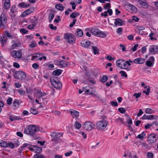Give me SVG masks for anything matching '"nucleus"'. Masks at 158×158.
<instances>
[{
  "mask_svg": "<svg viewBox=\"0 0 158 158\" xmlns=\"http://www.w3.org/2000/svg\"><path fill=\"white\" fill-rule=\"evenodd\" d=\"M39 130V128L35 125H31L25 128L24 130V133L28 135L33 136Z\"/></svg>",
  "mask_w": 158,
  "mask_h": 158,
  "instance_id": "nucleus-1",
  "label": "nucleus"
},
{
  "mask_svg": "<svg viewBox=\"0 0 158 158\" xmlns=\"http://www.w3.org/2000/svg\"><path fill=\"white\" fill-rule=\"evenodd\" d=\"M91 33L93 35L102 38H105L107 35L104 32L100 31L99 29L94 27L92 28L90 30Z\"/></svg>",
  "mask_w": 158,
  "mask_h": 158,
  "instance_id": "nucleus-2",
  "label": "nucleus"
},
{
  "mask_svg": "<svg viewBox=\"0 0 158 158\" xmlns=\"http://www.w3.org/2000/svg\"><path fill=\"white\" fill-rule=\"evenodd\" d=\"M17 10V8L15 5H12L10 8L8 13L11 20H13L16 16L18 12Z\"/></svg>",
  "mask_w": 158,
  "mask_h": 158,
  "instance_id": "nucleus-3",
  "label": "nucleus"
},
{
  "mask_svg": "<svg viewBox=\"0 0 158 158\" xmlns=\"http://www.w3.org/2000/svg\"><path fill=\"white\" fill-rule=\"evenodd\" d=\"M64 38L69 44L74 43L76 41L75 36L72 34L65 33L64 34Z\"/></svg>",
  "mask_w": 158,
  "mask_h": 158,
  "instance_id": "nucleus-4",
  "label": "nucleus"
},
{
  "mask_svg": "<svg viewBox=\"0 0 158 158\" xmlns=\"http://www.w3.org/2000/svg\"><path fill=\"white\" fill-rule=\"evenodd\" d=\"M26 76L25 73L22 71H17L15 72L14 77L16 79L22 80L25 79Z\"/></svg>",
  "mask_w": 158,
  "mask_h": 158,
  "instance_id": "nucleus-5",
  "label": "nucleus"
},
{
  "mask_svg": "<svg viewBox=\"0 0 158 158\" xmlns=\"http://www.w3.org/2000/svg\"><path fill=\"white\" fill-rule=\"evenodd\" d=\"M107 124V121L102 120L97 123L96 127L99 130H102L106 127Z\"/></svg>",
  "mask_w": 158,
  "mask_h": 158,
  "instance_id": "nucleus-6",
  "label": "nucleus"
},
{
  "mask_svg": "<svg viewBox=\"0 0 158 158\" xmlns=\"http://www.w3.org/2000/svg\"><path fill=\"white\" fill-rule=\"evenodd\" d=\"M7 18L5 15L2 14L0 15V28H5L6 27Z\"/></svg>",
  "mask_w": 158,
  "mask_h": 158,
  "instance_id": "nucleus-7",
  "label": "nucleus"
},
{
  "mask_svg": "<svg viewBox=\"0 0 158 158\" xmlns=\"http://www.w3.org/2000/svg\"><path fill=\"white\" fill-rule=\"evenodd\" d=\"M95 126V124L93 123L88 121L84 123L83 127L85 130L90 131L94 128Z\"/></svg>",
  "mask_w": 158,
  "mask_h": 158,
  "instance_id": "nucleus-8",
  "label": "nucleus"
},
{
  "mask_svg": "<svg viewBox=\"0 0 158 158\" xmlns=\"http://www.w3.org/2000/svg\"><path fill=\"white\" fill-rule=\"evenodd\" d=\"M158 138V135L152 133L148 135V141L150 144H152L155 142L157 140Z\"/></svg>",
  "mask_w": 158,
  "mask_h": 158,
  "instance_id": "nucleus-9",
  "label": "nucleus"
},
{
  "mask_svg": "<svg viewBox=\"0 0 158 158\" xmlns=\"http://www.w3.org/2000/svg\"><path fill=\"white\" fill-rule=\"evenodd\" d=\"M51 82L52 85L55 88L60 89L62 87V84L59 81H56L54 79H51Z\"/></svg>",
  "mask_w": 158,
  "mask_h": 158,
  "instance_id": "nucleus-10",
  "label": "nucleus"
},
{
  "mask_svg": "<svg viewBox=\"0 0 158 158\" xmlns=\"http://www.w3.org/2000/svg\"><path fill=\"white\" fill-rule=\"evenodd\" d=\"M10 53L12 56L15 58H17L19 59L21 58L22 55V52L21 50L18 51L13 50Z\"/></svg>",
  "mask_w": 158,
  "mask_h": 158,
  "instance_id": "nucleus-11",
  "label": "nucleus"
},
{
  "mask_svg": "<svg viewBox=\"0 0 158 158\" xmlns=\"http://www.w3.org/2000/svg\"><path fill=\"white\" fill-rule=\"evenodd\" d=\"M34 8L33 7H31L25 10L24 11L22 12L21 15V16L22 17H24L28 15L31 14L34 11Z\"/></svg>",
  "mask_w": 158,
  "mask_h": 158,
  "instance_id": "nucleus-12",
  "label": "nucleus"
},
{
  "mask_svg": "<svg viewBox=\"0 0 158 158\" xmlns=\"http://www.w3.org/2000/svg\"><path fill=\"white\" fill-rule=\"evenodd\" d=\"M158 47L156 46H152L149 48V52L152 54H155L158 51Z\"/></svg>",
  "mask_w": 158,
  "mask_h": 158,
  "instance_id": "nucleus-13",
  "label": "nucleus"
},
{
  "mask_svg": "<svg viewBox=\"0 0 158 158\" xmlns=\"http://www.w3.org/2000/svg\"><path fill=\"white\" fill-rule=\"evenodd\" d=\"M31 4H27L25 2H23L19 3L18 5V6L20 8H23L28 7Z\"/></svg>",
  "mask_w": 158,
  "mask_h": 158,
  "instance_id": "nucleus-14",
  "label": "nucleus"
},
{
  "mask_svg": "<svg viewBox=\"0 0 158 158\" xmlns=\"http://www.w3.org/2000/svg\"><path fill=\"white\" fill-rule=\"evenodd\" d=\"M114 24L116 27H117L118 25L119 26H121L123 25V21L120 19H115Z\"/></svg>",
  "mask_w": 158,
  "mask_h": 158,
  "instance_id": "nucleus-15",
  "label": "nucleus"
},
{
  "mask_svg": "<svg viewBox=\"0 0 158 158\" xmlns=\"http://www.w3.org/2000/svg\"><path fill=\"white\" fill-rule=\"evenodd\" d=\"M125 6L127 7L128 10H131L135 12H136L137 11V8L131 4H127L125 5Z\"/></svg>",
  "mask_w": 158,
  "mask_h": 158,
  "instance_id": "nucleus-16",
  "label": "nucleus"
},
{
  "mask_svg": "<svg viewBox=\"0 0 158 158\" xmlns=\"http://www.w3.org/2000/svg\"><path fill=\"white\" fill-rule=\"evenodd\" d=\"M10 0H5L4 5V8L6 10H8L10 8Z\"/></svg>",
  "mask_w": 158,
  "mask_h": 158,
  "instance_id": "nucleus-17",
  "label": "nucleus"
},
{
  "mask_svg": "<svg viewBox=\"0 0 158 158\" xmlns=\"http://www.w3.org/2000/svg\"><path fill=\"white\" fill-rule=\"evenodd\" d=\"M144 59L139 58L135 59L134 60V62L135 64H143L144 62Z\"/></svg>",
  "mask_w": 158,
  "mask_h": 158,
  "instance_id": "nucleus-18",
  "label": "nucleus"
},
{
  "mask_svg": "<svg viewBox=\"0 0 158 158\" xmlns=\"http://www.w3.org/2000/svg\"><path fill=\"white\" fill-rule=\"evenodd\" d=\"M63 133L54 132L51 133V136L56 138L60 137L62 136Z\"/></svg>",
  "mask_w": 158,
  "mask_h": 158,
  "instance_id": "nucleus-19",
  "label": "nucleus"
},
{
  "mask_svg": "<svg viewBox=\"0 0 158 158\" xmlns=\"http://www.w3.org/2000/svg\"><path fill=\"white\" fill-rule=\"evenodd\" d=\"M70 113L73 118H77L79 115V113L77 111L72 110L70 111Z\"/></svg>",
  "mask_w": 158,
  "mask_h": 158,
  "instance_id": "nucleus-20",
  "label": "nucleus"
},
{
  "mask_svg": "<svg viewBox=\"0 0 158 158\" xmlns=\"http://www.w3.org/2000/svg\"><path fill=\"white\" fill-rule=\"evenodd\" d=\"M12 43H13L12 45V47L13 49L16 48L17 47H19L20 46V44L19 42H16L15 40H13Z\"/></svg>",
  "mask_w": 158,
  "mask_h": 158,
  "instance_id": "nucleus-21",
  "label": "nucleus"
},
{
  "mask_svg": "<svg viewBox=\"0 0 158 158\" xmlns=\"http://www.w3.org/2000/svg\"><path fill=\"white\" fill-rule=\"evenodd\" d=\"M37 94H38V96L39 99L45 96L47 94L45 92H41L40 90H38L37 91Z\"/></svg>",
  "mask_w": 158,
  "mask_h": 158,
  "instance_id": "nucleus-22",
  "label": "nucleus"
},
{
  "mask_svg": "<svg viewBox=\"0 0 158 158\" xmlns=\"http://www.w3.org/2000/svg\"><path fill=\"white\" fill-rule=\"evenodd\" d=\"M58 63H59L60 65L61 66L62 68H64L67 66V62L65 61L61 60L60 61H58Z\"/></svg>",
  "mask_w": 158,
  "mask_h": 158,
  "instance_id": "nucleus-23",
  "label": "nucleus"
},
{
  "mask_svg": "<svg viewBox=\"0 0 158 158\" xmlns=\"http://www.w3.org/2000/svg\"><path fill=\"white\" fill-rule=\"evenodd\" d=\"M62 73V70L60 69H57L54 71L52 72V74L55 76H59Z\"/></svg>",
  "mask_w": 158,
  "mask_h": 158,
  "instance_id": "nucleus-24",
  "label": "nucleus"
},
{
  "mask_svg": "<svg viewBox=\"0 0 158 158\" xmlns=\"http://www.w3.org/2000/svg\"><path fill=\"white\" fill-rule=\"evenodd\" d=\"M90 42L89 41H83L81 43V44L83 47L87 48L90 45Z\"/></svg>",
  "mask_w": 158,
  "mask_h": 158,
  "instance_id": "nucleus-25",
  "label": "nucleus"
},
{
  "mask_svg": "<svg viewBox=\"0 0 158 158\" xmlns=\"http://www.w3.org/2000/svg\"><path fill=\"white\" fill-rule=\"evenodd\" d=\"M55 8L59 10L62 11L64 10V7L61 4H56L55 5Z\"/></svg>",
  "mask_w": 158,
  "mask_h": 158,
  "instance_id": "nucleus-26",
  "label": "nucleus"
},
{
  "mask_svg": "<svg viewBox=\"0 0 158 158\" xmlns=\"http://www.w3.org/2000/svg\"><path fill=\"white\" fill-rule=\"evenodd\" d=\"M153 117V115H146V114L144 115L142 117V118L143 119H148L151 120L152 118V117Z\"/></svg>",
  "mask_w": 158,
  "mask_h": 158,
  "instance_id": "nucleus-27",
  "label": "nucleus"
},
{
  "mask_svg": "<svg viewBox=\"0 0 158 158\" xmlns=\"http://www.w3.org/2000/svg\"><path fill=\"white\" fill-rule=\"evenodd\" d=\"M138 1L139 2L140 5H141L143 6H148V3L145 1V0H138Z\"/></svg>",
  "mask_w": 158,
  "mask_h": 158,
  "instance_id": "nucleus-28",
  "label": "nucleus"
},
{
  "mask_svg": "<svg viewBox=\"0 0 158 158\" xmlns=\"http://www.w3.org/2000/svg\"><path fill=\"white\" fill-rule=\"evenodd\" d=\"M76 35L80 37L82 36L83 35L82 31L80 29H77Z\"/></svg>",
  "mask_w": 158,
  "mask_h": 158,
  "instance_id": "nucleus-29",
  "label": "nucleus"
},
{
  "mask_svg": "<svg viewBox=\"0 0 158 158\" xmlns=\"http://www.w3.org/2000/svg\"><path fill=\"white\" fill-rule=\"evenodd\" d=\"M7 40L6 38H5L4 36H2L0 37V41L2 44V45H3L6 42Z\"/></svg>",
  "mask_w": 158,
  "mask_h": 158,
  "instance_id": "nucleus-30",
  "label": "nucleus"
},
{
  "mask_svg": "<svg viewBox=\"0 0 158 158\" xmlns=\"http://www.w3.org/2000/svg\"><path fill=\"white\" fill-rule=\"evenodd\" d=\"M4 34L5 36L8 37L9 39H12L13 38V36L7 31H4Z\"/></svg>",
  "mask_w": 158,
  "mask_h": 158,
  "instance_id": "nucleus-31",
  "label": "nucleus"
},
{
  "mask_svg": "<svg viewBox=\"0 0 158 158\" xmlns=\"http://www.w3.org/2000/svg\"><path fill=\"white\" fill-rule=\"evenodd\" d=\"M145 112L147 114H152L154 113L155 111L153 110H152L150 108H147L146 109Z\"/></svg>",
  "mask_w": 158,
  "mask_h": 158,
  "instance_id": "nucleus-32",
  "label": "nucleus"
},
{
  "mask_svg": "<svg viewBox=\"0 0 158 158\" xmlns=\"http://www.w3.org/2000/svg\"><path fill=\"white\" fill-rule=\"evenodd\" d=\"M124 62V60H117L116 62V65H117V66L118 67L120 68H121V67L122 63L123 62Z\"/></svg>",
  "mask_w": 158,
  "mask_h": 158,
  "instance_id": "nucleus-33",
  "label": "nucleus"
},
{
  "mask_svg": "<svg viewBox=\"0 0 158 158\" xmlns=\"http://www.w3.org/2000/svg\"><path fill=\"white\" fill-rule=\"evenodd\" d=\"M13 106L14 107L17 108L19 106V101L18 100L16 99L14 100L13 102Z\"/></svg>",
  "mask_w": 158,
  "mask_h": 158,
  "instance_id": "nucleus-34",
  "label": "nucleus"
},
{
  "mask_svg": "<svg viewBox=\"0 0 158 158\" xmlns=\"http://www.w3.org/2000/svg\"><path fill=\"white\" fill-rule=\"evenodd\" d=\"M145 135V133L144 132H142L141 134H139L138 135L137 137L136 138L141 139H143L144 138V137Z\"/></svg>",
  "mask_w": 158,
  "mask_h": 158,
  "instance_id": "nucleus-35",
  "label": "nucleus"
},
{
  "mask_svg": "<svg viewBox=\"0 0 158 158\" xmlns=\"http://www.w3.org/2000/svg\"><path fill=\"white\" fill-rule=\"evenodd\" d=\"M0 146L4 148L8 147V143L5 141H2L0 142Z\"/></svg>",
  "mask_w": 158,
  "mask_h": 158,
  "instance_id": "nucleus-36",
  "label": "nucleus"
},
{
  "mask_svg": "<svg viewBox=\"0 0 158 158\" xmlns=\"http://www.w3.org/2000/svg\"><path fill=\"white\" fill-rule=\"evenodd\" d=\"M30 111L32 114L35 115L37 114L38 113V111L36 109L31 108L30 109Z\"/></svg>",
  "mask_w": 158,
  "mask_h": 158,
  "instance_id": "nucleus-37",
  "label": "nucleus"
},
{
  "mask_svg": "<svg viewBox=\"0 0 158 158\" xmlns=\"http://www.w3.org/2000/svg\"><path fill=\"white\" fill-rule=\"evenodd\" d=\"M80 15L79 13L77 12H73L70 15V17L72 18H75L77 16H79Z\"/></svg>",
  "mask_w": 158,
  "mask_h": 158,
  "instance_id": "nucleus-38",
  "label": "nucleus"
},
{
  "mask_svg": "<svg viewBox=\"0 0 158 158\" xmlns=\"http://www.w3.org/2000/svg\"><path fill=\"white\" fill-rule=\"evenodd\" d=\"M92 48L94 54H98L99 53L98 49L97 47L92 46Z\"/></svg>",
  "mask_w": 158,
  "mask_h": 158,
  "instance_id": "nucleus-39",
  "label": "nucleus"
},
{
  "mask_svg": "<svg viewBox=\"0 0 158 158\" xmlns=\"http://www.w3.org/2000/svg\"><path fill=\"white\" fill-rule=\"evenodd\" d=\"M17 91L19 94L21 95H24L26 91L25 90H23L22 89H20L17 90Z\"/></svg>",
  "mask_w": 158,
  "mask_h": 158,
  "instance_id": "nucleus-40",
  "label": "nucleus"
},
{
  "mask_svg": "<svg viewBox=\"0 0 158 158\" xmlns=\"http://www.w3.org/2000/svg\"><path fill=\"white\" fill-rule=\"evenodd\" d=\"M154 62H151L149 60H148L146 61V64L148 67H152L153 65Z\"/></svg>",
  "mask_w": 158,
  "mask_h": 158,
  "instance_id": "nucleus-41",
  "label": "nucleus"
},
{
  "mask_svg": "<svg viewBox=\"0 0 158 158\" xmlns=\"http://www.w3.org/2000/svg\"><path fill=\"white\" fill-rule=\"evenodd\" d=\"M107 79L108 77L106 75H103L101 79V81L102 82H105L107 80Z\"/></svg>",
  "mask_w": 158,
  "mask_h": 158,
  "instance_id": "nucleus-42",
  "label": "nucleus"
},
{
  "mask_svg": "<svg viewBox=\"0 0 158 158\" xmlns=\"http://www.w3.org/2000/svg\"><path fill=\"white\" fill-rule=\"evenodd\" d=\"M74 126H75V127L78 130L81 127V124L77 122H76L75 123Z\"/></svg>",
  "mask_w": 158,
  "mask_h": 158,
  "instance_id": "nucleus-43",
  "label": "nucleus"
},
{
  "mask_svg": "<svg viewBox=\"0 0 158 158\" xmlns=\"http://www.w3.org/2000/svg\"><path fill=\"white\" fill-rule=\"evenodd\" d=\"M9 119L11 121H13L15 120H19V118L14 116H10Z\"/></svg>",
  "mask_w": 158,
  "mask_h": 158,
  "instance_id": "nucleus-44",
  "label": "nucleus"
},
{
  "mask_svg": "<svg viewBox=\"0 0 158 158\" xmlns=\"http://www.w3.org/2000/svg\"><path fill=\"white\" fill-rule=\"evenodd\" d=\"M54 17V15L53 14H50L49 16V22L51 23Z\"/></svg>",
  "mask_w": 158,
  "mask_h": 158,
  "instance_id": "nucleus-45",
  "label": "nucleus"
},
{
  "mask_svg": "<svg viewBox=\"0 0 158 158\" xmlns=\"http://www.w3.org/2000/svg\"><path fill=\"white\" fill-rule=\"evenodd\" d=\"M20 31L22 34H27L28 32V30L24 28L21 29H20Z\"/></svg>",
  "mask_w": 158,
  "mask_h": 158,
  "instance_id": "nucleus-46",
  "label": "nucleus"
},
{
  "mask_svg": "<svg viewBox=\"0 0 158 158\" xmlns=\"http://www.w3.org/2000/svg\"><path fill=\"white\" fill-rule=\"evenodd\" d=\"M121 69H127V71H129V70L128 69V68L127 65L125 62L123 63V65H122Z\"/></svg>",
  "mask_w": 158,
  "mask_h": 158,
  "instance_id": "nucleus-47",
  "label": "nucleus"
},
{
  "mask_svg": "<svg viewBox=\"0 0 158 158\" xmlns=\"http://www.w3.org/2000/svg\"><path fill=\"white\" fill-rule=\"evenodd\" d=\"M119 73L121 74L122 76L123 77H127V75L126 73V72L123 71H120Z\"/></svg>",
  "mask_w": 158,
  "mask_h": 158,
  "instance_id": "nucleus-48",
  "label": "nucleus"
},
{
  "mask_svg": "<svg viewBox=\"0 0 158 158\" xmlns=\"http://www.w3.org/2000/svg\"><path fill=\"white\" fill-rule=\"evenodd\" d=\"M37 46V43L35 42H33L31 43V44L29 45L31 48H34Z\"/></svg>",
  "mask_w": 158,
  "mask_h": 158,
  "instance_id": "nucleus-49",
  "label": "nucleus"
},
{
  "mask_svg": "<svg viewBox=\"0 0 158 158\" xmlns=\"http://www.w3.org/2000/svg\"><path fill=\"white\" fill-rule=\"evenodd\" d=\"M119 111L122 114H124L126 112V110L123 108H119L118 109Z\"/></svg>",
  "mask_w": 158,
  "mask_h": 158,
  "instance_id": "nucleus-50",
  "label": "nucleus"
},
{
  "mask_svg": "<svg viewBox=\"0 0 158 158\" xmlns=\"http://www.w3.org/2000/svg\"><path fill=\"white\" fill-rule=\"evenodd\" d=\"M111 7L110 4V3H106L105 5L103 6V8L105 10H106L107 8H110Z\"/></svg>",
  "mask_w": 158,
  "mask_h": 158,
  "instance_id": "nucleus-51",
  "label": "nucleus"
},
{
  "mask_svg": "<svg viewBox=\"0 0 158 158\" xmlns=\"http://www.w3.org/2000/svg\"><path fill=\"white\" fill-rule=\"evenodd\" d=\"M123 118L119 117L116 119L115 120L117 122H120V123H122V124H124V123L123 122Z\"/></svg>",
  "mask_w": 158,
  "mask_h": 158,
  "instance_id": "nucleus-52",
  "label": "nucleus"
},
{
  "mask_svg": "<svg viewBox=\"0 0 158 158\" xmlns=\"http://www.w3.org/2000/svg\"><path fill=\"white\" fill-rule=\"evenodd\" d=\"M38 56L37 53L35 54H34L33 56H32V58L31 59V60H37L36 59V58H38Z\"/></svg>",
  "mask_w": 158,
  "mask_h": 158,
  "instance_id": "nucleus-53",
  "label": "nucleus"
},
{
  "mask_svg": "<svg viewBox=\"0 0 158 158\" xmlns=\"http://www.w3.org/2000/svg\"><path fill=\"white\" fill-rule=\"evenodd\" d=\"M12 98H9L6 100L7 104L9 105L11 104L12 103Z\"/></svg>",
  "mask_w": 158,
  "mask_h": 158,
  "instance_id": "nucleus-54",
  "label": "nucleus"
},
{
  "mask_svg": "<svg viewBox=\"0 0 158 158\" xmlns=\"http://www.w3.org/2000/svg\"><path fill=\"white\" fill-rule=\"evenodd\" d=\"M145 29V28L143 26L139 27L138 28V30L139 31V34H140V32H143V31H142V30H144Z\"/></svg>",
  "mask_w": 158,
  "mask_h": 158,
  "instance_id": "nucleus-55",
  "label": "nucleus"
},
{
  "mask_svg": "<svg viewBox=\"0 0 158 158\" xmlns=\"http://www.w3.org/2000/svg\"><path fill=\"white\" fill-rule=\"evenodd\" d=\"M32 67L35 69H38L39 67V65L37 63H34L32 65Z\"/></svg>",
  "mask_w": 158,
  "mask_h": 158,
  "instance_id": "nucleus-56",
  "label": "nucleus"
},
{
  "mask_svg": "<svg viewBox=\"0 0 158 158\" xmlns=\"http://www.w3.org/2000/svg\"><path fill=\"white\" fill-rule=\"evenodd\" d=\"M138 44L135 45L131 49V50H132L133 52L137 50V48L138 47Z\"/></svg>",
  "mask_w": 158,
  "mask_h": 158,
  "instance_id": "nucleus-57",
  "label": "nucleus"
},
{
  "mask_svg": "<svg viewBox=\"0 0 158 158\" xmlns=\"http://www.w3.org/2000/svg\"><path fill=\"white\" fill-rule=\"evenodd\" d=\"M33 147H36V146L35 145H31L28 147V148L31 151H35V149H34Z\"/></svg>",
  "mask_w": 158,
  "mask_h": 158,
  "instance_id": "nucleus-58",
  "label": "nucleus"
},
{
  "mask_svg": "<svg viewBox=\"0 0 158 158\" xmlns=\"http://www.w3.org/2000/svg\"><path fill=\"white\" fill-rule=\"evenodd\" d=\"M36 148L35 152H36L37 153H40L41 151V149L40 147H37L36 146V147H35Z\"/></svg>",
  "mask_w": 158,
  "mask_h": 158,
  "instance_id": "nucleus-59",
  "label": "nucleus"
},
{
  "mask_svg": "<svg viewBox=\"0 0 158 158\" xmlns=\"http://www.w3.org/2000/svg\"><path fill=\"white\" fill-rule=\"evenodd\" d=\"M122 27H119L118 28L116 32L118 34H121L122 32Z\"/></svg>",
  "mask_w": 158,
  "mask_h": 158,
  "instance_id": "nucleus-60",
  "label": "nucleus"
},
{
  "mask_svg": "<svg viewBox=\"0 0 158 158\" xmlns=\"http://www.w3.org/2000/svg\"><path fill=\"white\" fill-rule=\"evenodd\" d=\"M139 19L138 18L135 16H133L132 17V20L136 22H138Z\"/></svg>",
  "mask_w": 158,
  "mask_h": 158,
  "instance_id": "nucleus-61",
  "label": "nucleus"
},
{
  "mask_svg": "<svg viewBox=\"0 0 158 158\" xmlns=\"http://www.w3.org/2000/svg\"><path fill=\"white\" fill-rule=\"evenodd\" d=\"M31 145V144L30 143H24V144H23V145L22 146V148H24L26 147L28 148L29 146H30Z\"/></svg>",
  "mask_w": 158,
  "mask_h": 158,
  "instance_id": "nucleus-62",
  "label": "nucleus"
},
{
  "mask_svg": "<svg viewBox=\"0 0 158 158\" xmlns=\"http://www.w3.org/2000/svg\"><path fill=\"white\" fill-rule=\"evenodd\" d=\"M148 158H153V153L152 152H148L147 155Z\"/></svg>",
  "mask_w": 158,
  "mask_h": 158,
  "instance_id": "nucleus-63",
  "label": "nucleus"
},
{
  "mask_svg": "<svg viewBox=\"0 0 158 158\" xmlns=\"http://www.w3.org/2000/svg\"><path fill=\"white\" fill-rule=\"evenodd\" d=\"M34 157L36 158H45L42 155H38L37 154L34 155Z\"/></svg>",
  "mask_w": 158,
  "mask_h": 158,
  "instance_id": "nucleus-64",
  "label": "nucleus"
}]
</instances>
